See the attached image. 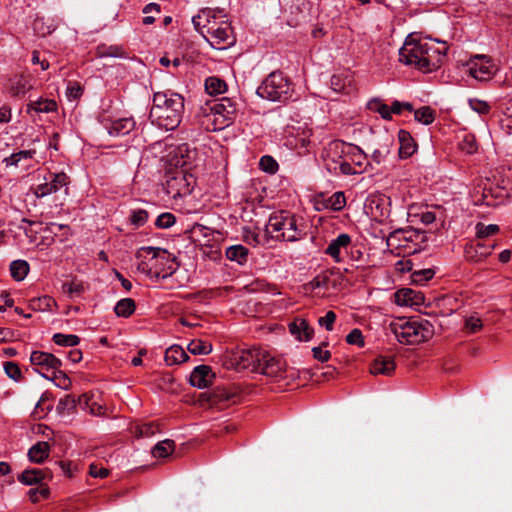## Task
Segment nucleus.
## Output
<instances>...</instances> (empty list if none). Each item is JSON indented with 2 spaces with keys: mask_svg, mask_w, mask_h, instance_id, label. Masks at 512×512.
Returning <instances> with one entry per match:
<instances>
[{
  "mask_svg": "<svg viewBox=\"0 0 512 512\" xmlns=\"http://www.w3.org/2000/svg\"><path fill=\"white\" fill-rule=\"evenodd\" d=\"M226 89V82L219 77L211 76L205 80V90L211 96L223 94Z\"/></svg>",
  "mask_w": 512,
  "mask_h": 512,
  "instance_id": "37",
  "label": "nucleus"
},
{
  "mask_svg": "<svg viewBox=\"0 0 512 512\" xmlns=\"http://www.w3.org/2000/svg\"><path fill=\"white\" fill-rule=\"evenodd\" d=\"M446 55V48L429 38L409 34L399 49V61L424 73L438 69Z\"/></svg>",
  "mask_w": 512,
  "mask_h": 512,
  "instance_id": "1",
  "label": "nucleus"
},
{
  "mask_svg": "<svg viewBox=\"0 0 512 512\" xmlns=\"http://www.w3.org/2000/svg\"><path fill=\"white\" fill-rule=\"evenodd\" d=\"M137 269L156 279H166L177 269V263L172 254L158 247H141L136 252Z\"/></svg>",
  "mask_w": 512,
  "mask_h": 512,
  "instance_id": "3",
  "label": "nucleus"
},
{
  "mask_svg": "<svg viewBox=\"0 0 512 512\" xmlns=\"http://www.w3.org/2000/svg\"><path fill=\"white\" fill-rule=\"evenodd\" d=\"M197 156L198 152L196 149H190L187 144H182L178 146L174 150L173 156V164L177 167L182 168L183 170L177 173L176 176L173 177L172 181L174 182H186V176L184 174V170L192 169L197 166Z\"/></svg>",
  "mask_w": 512,
  "mask_h": 512,
  "instance_id": "10",
  "label": "nucleus"
},
{
  "mask_svg": "<svg viewBox=\"0 0 512 512\" xmlns=\"http://www.w3.org/2000/svg\"><path fill=\"white\" fill-rule=\"evenodd\" d=\"M262 351L263 350L259 348L236 351L231 356V364L238 371L250 369L251 371L256 372Z\"/></svg>",
  "mask_w": 512,
  "mask_h": 512,
  "instance_id": "14",
  "label": "nucleus"
},
{
  "mask_svg": "<svg viewBox=\"0 0 512 512\" xmlns=\"http://www.w3.org/2000/svg\"><path fill=\"white\" fill-rule=\"evenodd\" d=\"M4 371L9 378L15 381H19L22 377L19 366L14 362H6L4 364Z\"/></svg>",
  "mask_w": 512,
  "mask_h": 512,
  "instance_id": "59",
  "label": "nucleus"
},
{
  "mask_svg": "<svg viewBox=\"0 0 512 512\" xmlns=\"http://www.w3.org/2000/svg\"><path fill=\"white\" fill-rule=\"evenodd\" d=\"M197 156L198 152L196 149H190L187 144H182L178 146L174 150L173 156V164L177 167L182 168L183 170L177 173L176 176L173 177L172 181L174 182H186V176L184 174V170L192 169L197 166Z\"/></svg>",
  "mask_w": 512,
  "mask_h": 512,
  "instance_id": "9",
  "label": "nucleus"
},
{
  "mask_svg": "<svg viewBox=\"0 0 512 512\" xmlns=\"http://www.w3.org/2000/svg\"><path fill=\"white\" fill-rule=\"evenodd\" d=\"M36 154L35 150H20L4 158L3 162L8 166H18L23 160L32 159Z\"/></svg>",
  "mask_w": 512,
  "mask_h": 512,
  "instance_id": "41",
  "label": "nucleus"
},
{
  "mask_svg": "<svg viewBox=\"0 0 512 512\" xmlns=\"http://www.w3.org/2000/svg\"><path fill=\"white\" fill-rule=\"evenodd\" d=\"M39 373L43 377H45L49 380H53L54 383L56 384V386H58L64 390L69 389V387L71 386L70 378L63 371H61L60 368L52 371V376H48L45 373L40 372V371H39Z\"/></svg>",
  "mask_w": 512,
  "mask_h": 512,
  "instance_id": "42",
  "label": "nucleus"
},
{
  "mask_svg": "<svg viewBox=\"0 0 512 512\" xmlns=\"http://www.w3.org/2000/svg\"><path fill=\"white\" fill-rule=\"evenodd\" d=\"M391 332L402 344H419L433 337L434 325L427 319L398 318L389 325Z\"/></svg>",
  "mask_w": 512,
  "mask_h": 512,
  "instance_id": "6",
  "label": "nucleus"
},
{
  "mask_svg": "<svg viewBox=\"0 0 512 512\" xmlns=\"http://www.w3.org/2000/svg\"><path fill=\"white\" fill-rule=\"evenodd\" d=\"M214 379L215 374L213 373L210 366L199 365L196 366L191 372L189 382L193 387L198 389H205L213 384Z\"/></svg>",
  "mask_w": 512,
  "mask_h": 512,
  "instance_id": "19",
  "label": "nucleus"
},
{
  "mask_svg": "<svg viewBox=\"0 0 512 512\" xmlns=\"http://www.w3.org/2000/svg\"><path fill=\"white\" fill-rule=\"evenodd\" d=\"M184 108V98L179 93L156 92L153 95L149 118L152 124L160 128L174 130L182 121Z\"/></svg>",
  "mask_w": 512,
  "mask_h": 512,
  "instance_id": "2",
  "label": "nucleus"
},
{
  "mask_svg": "<svg viewBox=\"0 0 512 512\" xmlns=\"http://www.w3.org/2000/svg\"><path fill=\"white\" fill-rule=\"evenodd\" d=\"M53 341L59 346L74 347L79 344L80 338L74 334L56 333L53 336Z\"/></svg>",
  "mask_w": 512,
  "mask_h": 512,
  "instance_id": "48",
  "label": "nucleus"
},
{
  "mask_svg": "<svg viewBox=\"0 0 512 512\" xmlns=\"http://www.w3.org/2000/svg\"><path fill=\"white\" fill-rule=\"evenodd\" d=\"M331 88L335 92H345L347 87H349L352 83V77L349 72L344 71L338 74H334L331 77Z\"/></svg>",
  "mask_w": 512,
  "mask_h": 512,
  "instance_id": "36",
  "label": "nucleus"
},
{
  "mask_svg": "<svg viewBox=\"0 0 512 512\" xmlns=\"http://www.w3.org/2000/svg\"><path fill=\"white\" fill-rule=\"evenodd\" d=\"M498 231L499 226L496 224L485 225L483 223H478L476 225V235L480 241H486V238L495 235Z\"/></svg>",
  "mask_w": 512,
  "mask_h": 512,
  "instance_id": "49",
  "label": "nucleus"
},
{
  "mask_svg": "<svg viewBox=\"0 0 512 512\" xmlns=\"http://www.w3.org/2000/svg\"><path fill=\"white\" fill-rule=\"evenodd\" d=\"M394 301L398 306L414 307L423 304L424 296L413 289L402 288L395 292Z\"/></svg>",
  "mask_w": 512,
  "mask_h": 512,
  "instance_id": "22",
  "label": "nucleus"
},
{
  "mask_svg": "<svg viewBox=\"0 0 512 512\" xmlns=\"http://www.w3.org/2000/svg\"><path fill=\"white\" fill-rule=\"evenodd\" d=\"M239 398V393L235 388L227 386L215 387L207 397L211 407L223 409L230 404H235Z\"/></svg>",
  "mask_w": 512,
  "mask_h": 512,
  "instance_id": "15",
  "label": "nucleus"
},
{
  "mask_svg": "<svg viewBox=\"0 0 512 512\" xmlns=\"http://www.w3.org/2000/svg\"><path fill=\"white\" fill-rule=\"evenodd\" d=\"M292 84L280 71L270 73L257 88V95L269 101H286L292 96Z\"/></svg>",
  "mask_w": 512,
  "mask_h": 512,
  "instance_id": "8",
  "label": "nucleus"
},
{
  "mask_svg": "<svg viewBox=\"0 0 512 512\" xmlns=\"http://www.w3.org/2000/svg\"><path fill=\"white\" fill-rule=\"evenodd\" d=\"M187 349L193 355H207L212 352V344L194 339L188 344Z\"/></svg>",
  "mask_w": 512,
  "mask_h": 512,
  "instance_id": "43",
  "label": "nucleus"
},
{
  "mask_svg": "<svg viewBox=\"0 0 512 512\" xmlns=\"http://www.w3.org/2000/svg\"><path fill=\"white\" fill-rule=\"evenodd\" d=\"M85 399V404H88L86 395H82L75 399L72 395H65L58 401L57 411L59 414H70L77 406V403H81L82 400Z\"/></svg>",
  "mask_w": 512,
  "mask_h": 512,
  "instance_id": "35",
  "label": "nucleus"
},
{
  "mask_svg": "<svg viewBox=\"0 0 512 512\" xmlns=\"http://www.w3.org/2000/svg\"><path fill=\"white\" fill-rule=\"evenodd\" d=\"M29 272V264L25 260H14L10 264V273L14 280H23Z\"/></svg>",
  "mask_w": 512,
  "mask_h": 512,
  "instance_id": "39",
  "label": "nucleus"
},
{
  "mask_svg": "<svg viewBox=\"0 0 512 512\" xmlns=\"http://www.w3.org/2000/svg\"><path fill=\"white\" fill-rule=\"evenodd\" d=\"M392 144V139L390 136L385 134V141L383 145H381L378 148H375L372 152V160L376 162L377 164H380L384 161L386 156L390 153V146Z\"/></svg>",
  "mask_w": 512,
  "mask_h": 512,
  "instance_id": "45",
  "label": "nucleus"
},
{
  "mask_svg": "<svg viewBox=\"0 0 512 512\" xmlns=\"http://www.w3.org/2000/svg\"><path fill=\"white\" fill-rule=\"evenodd\" d=\"M69 184V177L64 172L50 173L49 178H45V182L38 184L34 188V195L37 198H43L58 192L62 187Z\"/></svg>",
  "mask_w": 512,
  "mask_h": 512,
  "instance_id": "16",
  "label": "nucleus"
},
{
  "mask_svg": "<svg viewBox=\"0 0 512 512\" xmlns=\"http://www.w3.org/2000/svg\"><path fill=\"white\" fill-rule=\"evenodd\" d=\"M394 359L390 356H379L370 365V372L373 375L390 376L395 370Z\"/></svg>",
  "mask_w": 512,
  "mask_h": 512,
  "instance_id": "25",
  "label": "nucleus"
},
{
  "mask_svg": "<svg viewBox=\"0 0 512 512\" xmlns=\"http://www.w3.org/2000/svg\"><path fill=\"white\" fill-rule=\"evenodd\" d=\"M469 74L478 81H488L495 73V66L484 55H476L467 62Z\"/></svg>",
  "mask_w": 512,
  "mask_h": 512,
  "instance_id": "12",
  "label": "nucleus"
},
{
  "mask_svg": "<svg viewBox=\"0 0 512 512\" xmlns=\"http://www.w3.org/2000/svg\"><path fill=\"white\" fill-rule=\"evenodd\" d=\"M157 432H159V426L155 423H144L136 428L137 437H151Z\"/></svg>",
  "mask_w": 512,
  "mask_h": 512,
  "instance_id": "53",
  "label": "nucleus"
},
{
  "mask_svg": "<svg viewBox=\"0 0 512 512\" xmlns=\"http://www.w3.org/2000/svg\"><path fill=\"white\" fill-rule=\"evenodd\" d=\"M57 109V103L52 99L40 98L36 101H30L27 104V112L35 111L36 113H49Z\"/></svg>",
  "mask_w": 512,
  "mask_h": 512,
  "instance_id": "34",
  "label": "nucleus"
},
{
  "mask_svg": "<svg viewBox=\"0 0 512 512\" xmlns=\"http://www.w3.org/2000/svg\"><path fill=\"white\" fill-rule=\"evenodd\" d=\"M352 242L351 236L347 233L339 234L335 239H332L325 249L324 253L329 255L335 263L343 261L342 252H346Z\"/></svg>",
  "mask_w": 512,
  "mask_h": 512,
  "instance_id": "18",
  "label": "nucleus"
},
{
  "mask_svg": "<svg viewBox=\"0 0 512 512\" xmlns=\"http://www.w3.org/2000/svg\"><path fill=\"white\" fill-rule=\"evenodd\" d=\"M434 274H435L434 270H432L430 268L416 270L412 273L411 279H412L413 283L423 285L427 281L431 280L433 278Z\"/></svg>",
  "mask_w": 512,
  "mask_h": 512,
  "instance_id": "50",
  "label": "nucleus"
},
{
  "mask_svg": "<svg viewBox=\"0 0 512 512\" xmlns=\"http://www.w3.org/2000/svg\"><path fill=\"white\" fill-rule=\"evenodd\" d=\"M368 108L373 112L379 113L385 120L392 119L390 107L383 103L381 100L373 99L369 101Z\"/></svg>",
  "mask_w": 512,
  "mask_h": 512,
  "instance_id": "47",
  "label": "nucleus"
},
{
  "mask_svg": "<svg viewBox=\"0 0 512 512\" xmlns=\"http://www.w3.org/2000/svg\"><path fill=\"white\" fill-rule=\"evenodd\" d=\"M96 56L99 58H125L127 53L120 45L100 44L96 48Z\"/></svg>",
  "mask_w": 512,
  "mask_h": 512,
  "instance_id": "31",
  "label": "nucleus"
},
{
  "mask_svg": "<svg viewBox=\"0 0 512 512\" xmlns=\"http://www.w3.org/2000/svg\"><path fill=\"white\" fill-rule=\"evenodd\" d=\"M30 500L35 503L39 501V497L46 498L49 495V489L47 487L32 488L28 491Z\"/></svg>",
  "mask_w": 512,
  "mask_h": 512,
  "instance_id": "63",
  "label": "nucleus"
},
{
  "mask_svg": "<svg viewBox=\"0 0 512 512\" xmlns=\"http://www.w3.org/2000/svg\"><path fill=\"white\" fill-rule=\"evenodd\" d=\"M46 477H51L48 470L32 468L24 470L18 475L17 479L22 484L30 486L40 483Z\"/></svg>",
  "mask_w": 512,
  "mask_h": 512,
  "instance_id": "26",
  "label": "nucleus"
},
{
  "mask_svg": "<svg viewBox=\"0 0 512 512\" xmlns=\"http://www.w3.org/2000/svg\"><path fill=\"white\" fill-rule=\"evenodd\" d=\"M329 281H330V276H329L328 272L325 271V272H322V273L316 275L307 284V286H309L311 290L327 288Z\"/></svg>",
  "mask_w": 512,
  "mask_h": 512,
  "instance_id": "52",
  "label": "nucleus"
},
{
  "mask_svg": "<svg viewBox=\"0 0 512 512\" xmlns=\"http://www.w3.org/2000/svg\"><path fill=\"white\" fill-rule=\"evenodd\" d=\"M414 118L424 125H429L435 119V111L429 106H424L414 112Z\"/></svg>",
  "mask_w": 512,
  "mask_h": 512,
  "instance_id": "46",
  "label": "nucleus"
},
{
  "mask_svg": "<svg viewBox=\"0 0 512 512\" xmlns=\"http://www.w3.org/2000/svg\"><path fill=\"white\" fill-rule=\"evenodd\" d=\"M290 333L299 341H309L312 339L314 330L305 319L296 318L289 324Z\"/></svg>",
  "mask_w": 512,
  "mask_h": 512,
  "instance_id": "24",
  "label": "nucleus"
},
{
  "mask_svg": "<svg viewBox=\"0 0 512 512\" xmlns=\"http://www.w3.org/2000/svg\"><path fill=\"white\" fill-rule=\"evenodd\" d=\"M55 305V300L50 296H42L30 300V307L36 311H50Z\"/></svg>",
  "mask_w": 512,
  "mask_h": 512,
  "instance_id": "44",
  "label": "nucleus"
},
{
  "mask_svg": "<svg viewBox=\"0 0 512 512\" xmlns=\"http://www.w3.org/2000/svg\"><path fill=\"white\" fill-rule=\"evenodd\" d=\"M399 138V155L401 158H408L414 154L417 145L408 131L400 130Z\"/></svg>",
  "mask_w": 512,
  "mask_h": 512,
  "instance_id": "28",
  "label": "nucleus"
},
{
  "mask_svg": "<svg viewBox=\"0 0 512 512\" xmlns=\"http://www.w3.org/2000/svg\"><path fill=\"white\" fill-rule=\"evenodd\" d=\"M335 320H336L335 312L332 310H329L326 312V314L323 317H320L318 319V324L320 326L325 327V329L327 331H332Z\"/></svg>",
  "mask_w": 512,
  "mask_h": 512,
  "instance_id": "60",
  "label": "nucleus"
},
{
  "mask_svg": "<svg viewBox=\"0 0 512 512\" xmlns=\"http://www.w3.org/2000/svg\"><path fill=\"white\" fill-rule=\"evenodd\" d=\"M104 127L111 136H125L135 128V120L132 117L118 118L114 120L105 119Z\"/></svg>",
  "mask_w": 512,
  "mask_h": 512,
  "instance_id": "20",
  "label": "nucleus"
},
{
  "mask_svg": "<svg viewBox=\"0 0 512 512\" xmlns=\"http://www.w3.org/2000/svg\"><path fill=\"white\" fill-rule=\"evenodd\" d=\"M418 235L419 234L416 230L398 229L390 234V239H403L405 241H413L414 238L417 237Z\"/></svg>",
  "mask_w": 512,
  "mask_h": 512,
  "instance_id": "55",
  "label": "nucleus"
},
{
  "mask_svg": "<svg viewBox=\"0 0 512 512\" xmlns=\"http://www.w3.org/2000/svg\"><path fill=\"white\" fill-rule=\"evenodd\" d=\"M346 341H347L348 344H350V345H357L358 347H363L364 344H365L362 331L360 329H358V328L353 329L346 336Z\"/></svg>",
  "mask_w": 512,
  "mask_h": 512,
  "instance_id": "58",
  "label": "nucleus"
},
{
  "mask_svg": "<svg viewBox=\"0 0 512 512\" xmlns=\"http://www.w3.org/2000/svg\"><path fill=\"white\" fill-rule=\"evenodd\" d=\"M249 250L245 246L238 244L226 248L225 255L230 261H234L239 265L247 262Z\"/></svg>",
  "mask_w": 512,
  "mask_h": 512,
  "instance_id": "32",
  "label": "nucleus"
},
{
  "mask_svg": "<svg viewBox=\"0 0 512 512\" xmlns=\"http://www.w3.org/2000/svg\"><path fill=\"white\" fill-rule=\"evenodd\" d=\"M225 17L226 16L222 14L221 10H216V15H214L213 18H210L208 25H206L205 35L209 36L212 33L213 28H217L220 20H224Z\"/></svg>",
  "mask_w": 512,
  "mask_h": 512,
  "instance_id": "61",
  "label": "nucleus"
},
{
  "mask_svg": "<svg viewBox=\"0 0 512 512\" xmlns=\"http://www.w3.org/2000/svg\"><path fill=\"white\" fill-rule=\"evenodd\" d=\"M148 220V213L143 209L132 210L130 215V222L136 227L143 226Z\"/></svg>",
  "mask_w": 512,
  "mask_h": 512,
  "instance_id": "54",
  "label": "nucleus"
},
{
  "mask_svg": "<svg viewBox=\"0 0 512 512\" xmlns=\"http://www.w3.org/2000/svg\"><path fill=\"white\" fill-rule=\"evenodd\" d=\"M295 215L288 211H280L269 217L266 230L272 238L296 242L306 236L304 225Z\"/></svg>",
  "mask_w": 512,
  "mask_h": 512,
  "instance_id": "7",
  "label": "nucleus"
},
{
  "mask_svg": "<svg viewBox=\"0 0 512 512\" xmlns=\"http://www.w3.org/2000/svg\"><path fill=\"white\" fill-rule=\"evenodd\" d=\"M136 309L135 301L131 298H123L119 300L115 307L114 312L118 317L128 318Z\"/></svg>",
  "mask_w": 512,
  "mask_h": 512,
  "instance_id": "38",
  "label": "nucleus"
},
{
  "mask_svg": "<svg viewBox=\"0 0 512 512\" xmlns=\"http://www.w3.org/2000/svg\"><path fill=\"white\" fill-rule=\"evenodd\" d=\"M459 147L462 151L472 154L477 151V142L476 138L472 134H465L461 141L459 142Z\"/></svg>",
  "mask_w": 512,
  "mask_h": 512,
  "instance_id": "51",
  "label": "nucleus"
},
{
  "mask_svg": "<svg viewBox=\"0 0 512 512\" xmlns=\"http://www.w3.org/2000/svg\"><path fill=\"white\" fill-rule=\"evenodd\" d=\"M465 328L470 333H476L482 328L481 319L475 316H470L465 320Z\"/></svg>",
  "mask_w": 512,
  "mask_h": 512,
  "instance_id": "62",
  "label": "nucleus"
},
{
  "mask_svg": "<svg viewBox=\"0 0 512 512\" xmlns=\"http://www.w3.org/2000/svg\"><path fill=\"white\" fill-rule=\"evenodd\" d=\"M30 362L34 366L40 367L42 370H57L61 367L62 362L51 353L43 351H33L30 355Z\"/></svg>",
  "mask_w": 512,
  "mask_h": 512,
  "instance_id": "21",
  "label": "nucleus"
},
{
  "mask_svg": "<svg viewBox=\"0 0 512 512\" xmlns=\"http://www.w3.org/2000/svg\"><path fill=\"white\" fill-rule=\"evenodd\" d=\"M216 15V10L210 8H204L199 11V13L192 17V23L194 28L201 33L203 37L205 35L206 25L209 23V19L213 18Z\"/></svg>",
  "mask_w": 512,
  "mask_h": 512,
  "instance_id": "30",
  "label": "nucleus"
},
{
  "mask_svg": "<svg viewBox=\"0 0 512 512\" xmlns=\"http://www.w3.org/2000/svg\"><path fill=\"white\" fill-rule=\"evenodd\" d=\"M318 205H322L323 209L331 211H341L346 205V197L344 192L337 191L331 196L323 197L321 201L317 202Z\"/></svg>",
  "mask_w": 512,
  "mask_h": 512,
  "instance_id": "27",
  "label": "nucleus"
},
{
  "mask_svg": "<svg viewBox=\"0 0 512 512\" xmlns=\"http://www.w3.org/2000/svg\"><path fill=\"white\" fill-rule=\"evenodd\" d=\"M175 448L173 440L165 439L158 442L152 449V455L156 458H165L170 455Z\"/></svg>",
  "mask_w": 512,
  "mask_h": 512,
  "instance_id": "40",
  "label": "nucleus"
},
{
  "mask_svg": "<svg viewBox=\"0 0 512 512\" xmlns=\"http://www.w3.org/2000/svg\"><path fill=\"white\" fill-rule=\"evenodd\" d=\"M188 358L187 353L179 345H172L165 352V362L169 366L183 363Z\"/></svg>",
  "mask_w": 512,
  "mask_h": 512,
  "instance_id": "33",
  "label": "nucleus"
},
{
  "mask_svg": "<svg viewBox=\"0 0 512 512\" xmlns=\"http://www.w3.org/2000/svg\"><path fill=\"white\" fill-rule=\"evenodd\" d=\"M176 221V218L175 216L172 214V213H162L160 214L156 221H155V225L158 227V228H161V229H167V228H170L172 225H174Z\"/></svg>",
  "mask_w": 512,
  "mask_h": 512,
  "instance_id": "56",
  "label": "nucleus"
},
{
  "mask_svg": "<svg viewBox=\"0 0 512 512\" xmlns=\"http://www.w3.org/2000/svg\"><path fill=\"white\" fill-rule=\"evenodd\" d=\"M204 38L218 50L226 49L235 41L231 25L226 19L220 20L219 26L213 28L212 33Z\"/></svg>",
  "mask_w": 512,
  "mask_h": 512,
  "instance_id": "13",
  "label": "nucleus"
},
{
  "mask_svg": "<svg viewBox=\"0 0 512 512\" xmlns=\"http://www.w3.org/2000/svg\"><path fill=\"white\" fill-rule=\"evenodd\" d=\"M496 243L493 240L479 241L465 248V257L472 263H479L487 258L495 248Z\"/></svg>",
  "mask_w": 512,
  "mask_h": 512,
  "instance_id": "17",
  "label": "nucleus"
},
{
  "mask_svg": "<svg viewBox=\"0 0 512 512\" xmlns=\"http://www.w3.org/2000/svg\"><path fill=\"white\" fill-rule=\"evenodd\" d=\"M327 156L338 165L343 175L362 174L369 165L367 155L358 146L342 140L329 143Z\"/></svg>",
  "mask_w": 512,
  "mask_h": 512,
  "instance_id": "4",
  "label": "nucleus"
},
{
  "mask_svg": "<svg viewBox=\"0 0 512 512\" xmlns=\"http://www.w3.org/2000/svg\"><path fill=\"white\" fill-rule=\"evenodd\" d=\"M257 373L274 379H282L286 373V363L279 358L271 356L268 352L262 351Z\"/></svg>",
  "mask_w": 512,
  "mask_h": 512,
  "instance_id": "11",
  "label": "nucleus"
},
{
  "mask_svg": "<svg viewBox=\"0 0 512 512\" xmlns=\"http://www.w3.org/2000/svg\"><path fill=\"white\" fill-rule=\"evenodd\" d=\"M31 77L27 74H20L10 79L9 93L13 97H22L32 89Z\"/></svg>",
  "mask_w": 512,
  "mask_h": 512,
  "instance_id": "23",
  "label": "nucleus"
},
{
  "mask_svg": "<svg viewBox=\"0 0 512 512\" xmlns=\"http://www.w3.org/2000/svg\"><path fill=\"white\" fill-rule=\"evenodd\" d=\"M50 453V445L46 441L37 442L28 450V458L31 462L42 463Z\"/></svg>",
  "mask_w": 512,
  "mask_h": 512,
  "instance_id": "29",
  "label": "nucleus"
},
{
  "mask_svg": "<svg viewBox=\"0 0 512 512\" xmlns=\"http://www.w3.org/2000/svg\"><path fill=\"white\" fill-rule=\"evenodd\" d=\"M236 103L230 98L206 102L198 115L201 127L208 132H215L230 126L236 118Z\"/></svg>",
  "mask_w": 512,
  "mask_h": 512,
  "instance_id": "5",
  "label": "nucleus"
},
{
  "mask_svg": "<svg viewBox=\"0 0 512 512\" xmlns=\"http://www.w3.org/2000/svg\"><path fill=\"white\" fill-rule=\"evenodd\" d=\"M469 104L470 107L479 114H486L490 110L489 105L485 101L470 99Z\"/></svg>",
  "mask_w": 512,
  "mask_h": 512,
  "instance_id": "64",
  "label": "nucleus"
},
{
  "mask_svg": "<svg viewBox=\"0 0 512 512\" xmlns=\"http://www.w3.org/2000/svg\"><path fill=\"white\" fill-rule=\"evenodd\" d=\"M259 165L263 171L268 173H275L278 170V163L273 157L268 155L261 157Z\"/></svg>",
  "mask_w": 512,
  "mask_h": 512,
  "instance_id": "57",
  "label": "nucleus"
}]
</instances>
